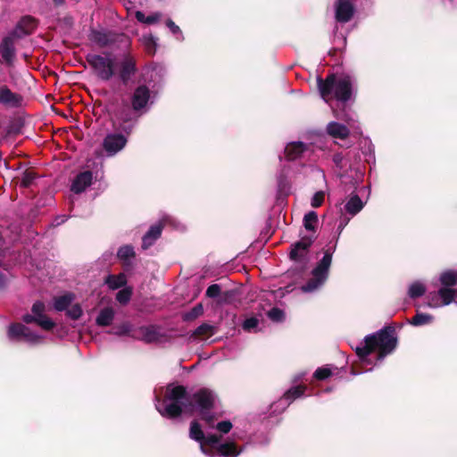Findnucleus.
<instances>
[{
  "mask_svg": "<svg viewBox=\"0 0 457 457\" xmlns=\"http://www.w3.org/2000/svg\"><path fill=\"white\" fill-rule=\"evenodd\" d=\"M216 428L221 433H228L232 428V424L230 421L225 420L219 422Z\"/></svg>",
  "mask_w": 457,
  "mask_h": 457,
  "instance_id": "nucleus-43",
  "label": "nucleus"
},
{
  "mask_svg": "<svg viewBox=\"0 0 457 457\" xmlns=\"http://www.w3.org/2000/svg\"><path fill=\"white\" fill-rule=\"evenodd\" d=\"M354 81L349 75H330L325 80L318 79V87L322 99L329 103L332 99L345 103L353 94Z\"/></svg>",
  "mask_w": 457,
  "mask_h": 457,
  "instance_id": "nucleus-2",
  "label": "nucleus"
},
{
  "mask_svg": "<svg viewBox=\"0 0 457 457\" xmlns=\"http://www.w3.org/2000/svg\"><path fill=\"white\" fill-rule=\"evenodd\" d=\"M306 150V146L302 142L289 143L285 148V154L287 159L295 160L299 158Z\"/></svg>",
  "mask_w": 457,
  "mask_h": 457,
  "instance_id": "nucleus-22",
  "label": "nucleus"
},
{
  "mask_svg": "<svg viewBox=\"0 0 457 457\" xmlns=\"http://www.w3.org/2000/svg\"><path fill=\"white\" fill-rule=\"evenodd\" d=\"M135 16L139 22L145 24H154L160 21L162 14L160 12H154L145 17V15L142 12L137 11L135 12Z\"/></svg>",
  "mask_w": 457,
  "mask_h": 457,
  "instance_id": "nucleus-28",
  "label": "nucleus"
},
{
  "mask_svg": "<svg viewBox=\"0 0 457 457\" xmlns=\"http://www.w3.org/2000/svg\"><path fill=\"white\" fill-rule=\"evenodd\" d=\"M395 346L396 337L394 335V330L384 328L376 334L367 336L364 342L356 346L355 352L361 360L365 362L370 353L378 352V360H382L386 355L391 353Z\"/></svg>",
  "mask_w": 457,
  "mask_h": 457,
  "instance_id": "nucleus-3",
  "label": "nucleus"
},
{
  "mask_svg": "<svg viewBox=\"0 0 457 457\" xmlns=\"http://www.w3.org/2000/svg\"><path fill=\"white\" fill-rule=\"evenodd\" d=\"M212 327L208 324H202L196 329L195 334L197 336L207 335L211 333Z\"/></svg>",
  "mask_w": 457,
  "mask_h": 457,
  "instance_id": "nucleus-42",
  "label": "nucleus"
},
{
  "mask_svg": "<svg viewBox=\"0 0 457 457\" xmlns=\"http://www.w3.org/2000/svg\"><path fill=\"white\" fill-rule=\"evenodd\" d=\"M83 313L82 308L79 304L76 303L71 305L67 310V315L72 320H78Z\"/></svg>",
  "mask_w": 457,
  "mask_h": 457,
  "instance_id": "nucleus-35",
  "label": "nucleus"
},
{
  "mask_svg": "<svg viewBox=\"0 0 457 457\" xmlns=\"http://www.w3.org/2000/svg\"><path fill=\"white\" fill-rule=\"evenodd\" d=\"M353 6L350 0H338L336 4V18L340 22H347L353 16Z\"/></svg>",
  "mask_w": 457,
  "mask_h": 457,
  "instance_id": "nucleus-16",
  "label": "nucleus"
},
{
  "mask_svg": "<svg viewBox=\"0 0 457 457\" xmlns=\"http://www.w3.org/2000/svg\"><path fill=\"white\" fill-rule=\"evenodd\" d=\"M215 399V395L209 389H200L190 397L184 386H170L166 389L162 402L159 395L156 394L155 408L162 416L167 418H176L182 412L199 411L202 418L211 423L212 418L208 415V411L214 405Z\"/></svg>",
  "mask_w": 457,
  "mask_h": 457,
  "instance_id": "nucleus-1",
  "label": "nucleus"
},
{
  "mask_svg": "<svg viewBox=\"0 0 457 457\" xmlns=\"http://www.w3.org/2000/svg\"><path fill=\"white\" fill-rule=\"evenodd\" d=\"M86 60L100 79L107 81L114 76L116 63L112 54H88Z\"/></svg>",
  "mask_w": 457,
  "mask_h": 457,
  "instance_id": "nucleus-6",
  "label": "nucleus"
},
{
  "mask_svg": "<svg viewBox=\"0 0 457 457\" xmlns=\"http://www.w3.org/2000/svg\"><path fill=\"white\" fill-rule=\"evenodd\" d=\"M33 27L30 26V28H29V29L26 31V33H29V30H31Z\"/></svg>",
  "mask_w": 457,
  "mask_h": 457,
  "instance_id": "nucleus-55",
  "label": "nucleus"
},
{
  "mask_svg": "<svg viewBox=\"0 0 457 457\" xmlns=\"http://www.w3.org/2000/svg\"><path fill=\"white\" fill-rule=\"evenodd\" d=\"M131 328H132L131 324L129 322H125L117 328L115 334L119 335V336L128 335L131 332Z\"/></svg>",
  "mask_w": 457,
  "mask_h": 457,
  "instance_id": "nucleus-40",
  "label": "nucleus"
},
{
  "mask_svg": "<svg viewBox=\"0 0 457 457\" xmlns=\"http://www.w3.org/2000/svg\"><path fill=\"white\" fill-rule=\"evenodd\" d=\"M426 292L425 285L420 281H415L409 286L408 295L411 298H417L424 295Z\"/></svg>",
  "mask_w": 457,
  "mask_h": 457,
  "instance_id": "nucleus-27",
  "label": "nucleus"
},
{
  "mask_svg": "<svg viewBox=\"0 0 457 457\" xmlns=\"http://www.w3.org/2000/svg\"><path fill=\"white\" fill-rule=\"evenodd\" d=\"M33 179L34 175L31 172H25L21 178V185L24 187H27L30 185Z\"/></svg>",
  "mask_w": 457,
  "mask_h": 457,
  "instance_id": "nucleus-45",
  "label": "nucleus"
},
{
  "mask_svg": "<svg viewBox=\"0 0 457 457\" xmlns=\"http://www.w3.org/2000/svg\"><path fill=\"white\" fill-rule=\"evenodd\" d=\"M117 255L121 261L129 262V260L134 257L135 252L132 246L124 245L119 249Z\"/></svg>",
  "mask_w": 457,
  "mask_h": 457,
  "instance_id": "nucleus-32",
  "label": "nucleus"
},
{
  "mask_svg": "<svg viewBox=\"0 0 457 457\" xmlns=\"http://www.w3.org/2000/svg\"><path fill=\"white\" fill-rule=\"evenodd\" d=\"M21 95L12 92L7 86L0 87V104L8 107H18L21 104Z\"/></svg>",
  "mask_w": 457,
  "mask_h": 457,
  "instance_id": "nucleus-15",
  "label": "nucleus"
},
{
  "mask_svg": "<svg viewBox=\"0 0 457 457\" xmlns=\"http://www.w3.org/2000/svg\"><path fill=\"white\" fill-rule=\"evenodd\" d=\"M305 390V386H298L289 389L284 395V400L293 401L300 397Z\"/></svg>",
  "mask_w": 457,
  "mask_h": 457,
  "instance_id": "nucleus-33",
  "label": "nucleus"
},
{
  "mask_svg": "<svg viewBox=\"0 0 457 457\" xmlns=\"http://www.w3.org/2000/svg\"><path fill=\"white\" fill-rule=\"evenodd\" d=\"M334 161L336 163L339 164L342 161V157L339 154L334 156Z\"/></svg>",
  "mask_w": 457,
  "mask_h": 457,
  "instance_id": "nucleus-50",
  "label": "nucleus"
},
{
  "mask_svg": "<svg viewBox=\"0 0 457 457\" xmlns=\"http://www.w3.org/2000/svg\"><path fill=\"white\" fill-rule=\"evenodd\" d=\"M33 27L30 26V28H29V29L26 31V33H29V30H31Z\"/></svg>",
  "mask_w": 457,
  "mask_h": 457,
  "instance_id": "nucleus-54",
  "label": "nucleus"
},
{
  "mask_svg": "<svg viewBox=\"0 0 457 457\" xmlns=\"http://www.w3.org/2000/svg\"><path fill=\"white\" fill-rule=\"evenodd\" d=\"M220 287L217 284L211 285L206 290V295L214 298L220 295Z\"/></svg>",
  "mask_w": 457,
  "mask_h": 457,
  "instance_id": "nucleus-41",
  "label": "nucleus"
},
{
  "mask_svg": "<svg viewBox=\"0 0 457 457\" xmlns=\"http://www.w3.org/2000/svg\"><path fill=\"white\" fill-rule=\"evenodd\" d=\"M0 54L4 62L12 64L15 58L14 42L12 37H6L0 45Z\"/></svg>",
  "mask_w": 457,
  "mask_h": 457,
  "instance_id": "nucleus-17",
  "label": "nucleus"
},
{
  "mask_svg": "<svg viewBox=\"0 0 457 457\" xmlns=\"http://www.w3.org/2000/svg\"><path fill=\"white\" fill-rule=\"evenodd\" d=\"M318 223V215L315 212L311 211L304 215L303 225L305 229L314 231V228Z\"/></svg>",
  "mask_w": 457,
  "mask_h": 457,
  "instance_id": "nucleus-29",
  "label": "nucleus"
},
{
  "mask_svg": "<svg viewBox=\"0 0 457 457\" xmlns=\"http://www.w3.org/2000/svg\"><path fill=\"white\" fill-rule=\"evenodd\" d=\"M433 321V316L428 313H417L411 320V324L414 326H423Z\"/></svg>",
  "mask_w": 457,
  "mask_h": 457,
  "instance_id": "nucleus-31",
  "label": "nucleus"
},
{
  "mask_svg": "<svg viewBox=\"0 0 457 457\" xmlns=\"http://www.w3.org/2000/svg\"><path fill=\"white\" fill-rule=\"evenodd\" d=\"M73 299L74 295L71 293L57 296L54 299V308L59 312L66 310Z\"/></svg>",
  "mask_w": 457,
  "mask_h": 457,
  "instance_id": "nucleus-25",
  "label": "nucleus"
},
{
  "mask_svg": "<svg viewBox=\"0 0 457 457\" xmlns=\"http://www.w3.org/2000/svg\"><path fill=\"white\" fill-rule=\"evenodd\" d=\"M332 374L331 369L328 367H321L316 370L314 377L317 379L323 380L328 378Z\"/></svg>",
  "mask_w": 457,
  "mask_h": 457,
  "instance_id": "nucleus-36",
  "label": "nucleus"
},
{
  "mask_svg": "<svg viewBox=\"0 0 457 457\" xmlns=\"http://www.w3.org/2000/svg\"><path fill=\"white\" fill-rule=\"evenodd\" d=\"M314 239L312 236L303 237L299 242L295 243L290 252V258L300 263L307 262L308 248L311 246Z\"/></svg>",
  "mask_w": 457,
  "mask_h": 457,
  "instance_id": "nucleus-12",
  "label": "nucleus"
},
{
  "mask_svg": "<svg viewBox=\"0 0 457 457\" xmlns=\"http://www.w3.org/2000/svg\"><path fill=\"white\" fill-rule=\"evenodd\" d=\"M203 313V306L202 304H198L192 309V311L187 314V319H195Z\"/></svg>",
  "mask_w": 457,
  "mask_h": 457,
  "instance_id": "nucleus-44",
  "label": "nucleus"
},
{
  "mask_svg": "<svg viewBox=\"0 0 457 457\" xmlns=\"http://www.w3.org/2000/svg\"><path fill=\"white\" fill-rule=\"evenodd\" d=\"M331 262L332 253L326 252L322 259L313 269L312 272V278L304 286L302 287V291L304 293H312L322 287L328 278V270Z\"/></svg>",
  "mask_w": 457,
  "mask_h": 457,
  "instance_id": "nucleus-7",
  "label": "nucleus"
},
{
  "mask_svg": "<svg viewBox=\"0 0 457 457\" xmlns=\"http://www.w3.org/2000/svg\"><path fill=\"white\" fill-rule=\"evenodd\" d=\"M258 322L256 318L246 319L243 323V328L246 331H251L258 326Z\"/></svg>",
  "mask_w": 457,
  "mask_h": 457,
  "instance_id": "nucleus-39",
  "label": "nucleus"
},
{
  "mask_svg": "<svg viewBox=\"0 0 457 457\" xmlns=\"http://www.w3.org/2000/svg\"><path fill=\"white\" fill-rule=\"evenodd\" d=\"M141 43L144 45L148 54H154L156 51V39L150 34L144 35L140 38Z\"/></svg>",
  "mask_w": 457,
  "mask_h": 457,
  "instance_id": "nucleus-30",
  "label": "nucleus"
},
{
  "mask_svg": "<svg viewBox=\"0 0 457 457\" xmlns=\"http://www.w3.org/2000/svg\"><path fill=\"white\" fill-rule=\"evenodd\" d=\"M22 320L26 323L33 322V321H35V315L34 314L33 315H29V314L24 315Z\"/></svg>",
  "mask_w": 457,
  "mask_h": 457,
  "instance_id": "nucleus-49",
  "label": "nucleus"
},
{
  "mask_svg": "<svg viewBox=\"0 0 457 457\" xmlns=\"http://www.w3.org/2000/svg\"><path fill=\"white\" fill-rule=\"evenodd\" d=\"M56 4H61L64 0H53Z\"/></svg>",
  "mask_w": 457,
  "mask_h": 457,
  "instance_id": "nucleus-53",
  "label": "nucleus"
},
{
  "mask_svg": "<svg viewBox=\"0 0 457 457\" xmlns=\"http://www.w3.org/2000/svg\"><path fill=\"white\" fill-rule=\"evenodd\" d=\"M153 98L154 97L146 86H138L135 89L131 97V104L134 111L141 112H146L149 104L153 103Z\"/></svg>",
  "mask_w": 457,
  "mask_h": 457,
  "instance_id": "nucleus-11",
  "label": "nucleus"
},
{
  "mask_svg": "<svg viewBox=\"0 0 457 457\" xmlns=\"http://www.w3.org/2000/svg\"><path fill=\"white\" fill-rule=\"evenodd\" d=\"M127 282L126 276L123 273L119 275H110L105 278V283L111 289H117L124 286Z\"/></svg>",
  "mask_w": 457,
  "mask_h": 457,
  "instance_id": "nucleus-26",
  "label": "nucleus"
},
{
  "mask_svg": "<svg viewBox=\"0 0 457 457\" xmlns=\"http://www.w3.org/2000/svg\"><path fill=\"white\" fill-rule=\"evenodd\" d=\"M166 25L174 35H179L182 38V34L179 27L177 26L171 20H168L166 21Z\"/></svg>",
  "mask_w": 457,
  "mask_h": 457,
  "instance_id": "nucleus-46",
  "label": "nucleus"
},
{
  "mask_svg": "<svg viewBox=\"0 0 457 457\" xmlns=\"http://www.w3.org/2000/svg\"><path fill=\"white\" fill-rule=\"evenodd\" d=\"M90 39L99 46H107L113 42V35L103 30H93Z\"/></svg>",
  "mask_w": 457,
  "mask_h": 457,
  "instance_id": "nucleus-21",
  "label": "nucleus"
},
{
  "mask_svg": "<svg viewBox=\"0 0 457 457\" xmlns=\"http://www.w3.org/2000/svg\"><path fill=\"white\" fill-rule=\"evenodd\" d=\"M325 194L323 191H318L312 198L311 204L313 208L320 206L324 201Z\"/></svg>",
  "mask_w": 457,
  "mask_h": 457,
  "instance_id": "nucleus-37",
  "label": "nucleus"
},
{
  "mask_svg": "<svg viewBox=\"0 0 457 457\" xmlns=\"http://www.w3.org/2000/svg\"><path fill=\"white\" fill-rule=\"evenodd\" d=\"M7 336L11 340L24 341L31 345L39 344L42 341L41 336L20 323L12 324L8 328Z\"/></svg>",
  "mask_w": 457,
  "mask_h": 457,
  "instance_id": "nucleus-9",
  "label": "nucleus"
},
{
  "mask_svg": "<svg viewBox=\"0 0 457 457\" xmlns=\"http://www.w3.org/2000/svg\"><path fill=\"white\" fill-rule=\"evenodd\" d=\"M332 112L336 118L342 119V120H345L347 123H350L352 120H353V118H351L349 116V114H347V113L341 114L338 111H337L334 108H332Z\"/></svg>",
  "mask_w": 457,
  "mask_h": 457,
  "instance_id": "nucleus-47",
  "label": "nucleus"
},
{
  "mask_svg": "<svg viewBox=\"0 0 457 457\" xmlns=\"http://www.w3.org/2000/svg\"><path fill=\"white\" fill-rule=\"evenodd\" d=\"M64 220H65L64 217L58 218L57 219V224L59 225V224L62 223Z\"/></svg>",
  "mask_w": 457,
  "mask_h": 457,
  "instance_id": "nucleus-52",
  "label": "nucleus"
},
{
  "mask_svg": "<svg viewBox=\"0 0 457 457\" xmlns=\"http://www.w3.org/2000/svg\"><path fill=\"white\" fill-rule=\"evenodd\" d=\"M162 226L161 223L152 226L143 237V248L151 246L154 241L161 236Z\"/></svg>",
  "mask_w": 457,
  "mask_h": 457,
  "instance_id": "nucleus-23",
  "label": "nucleus"
},
{
  "mask_svg": "<svg viewBox=\"0 0 457 457\" xmlns=\"http://www.w3.org/2000/svg\"><path fill=\"white\" fill-rule=\"evenodd\" d=\"M136 61L134 57L129 54H125L120 61V71L119 75L120 79L127 83L131 77L136 73Z\"/></svg>",
  "mask_w": 457,
  "mask_h": 457,
  "instance_id": "nucleus-13",
  "label": "nucleus"
},
{
  "mask_svg": "<svg viewBox=\"0 0 457 457\" xmlns=\"http://www.w3.org/2000/svg\"><path fill=\"white\" fill-rule=\"evenodd\" d=\"M25 21H28L29 23V25H31V27L34 26V21L32 19L27 18Z\"/></svg>",
  "mask_w": 457,
  "mask_h": 457,
  "instance_id": "nucleus-51",
  "label": "nucleus"
},
{
  "mask_svg": "<svg viewBox=\"0 0 457 457\" xmlns=\"http://www.w3.org/2000/svg\"><path fill=\"white\" fill-rule=\"evenodd\" d=\"M351 219H352L351 217H347L346 215L342 216V220H341L340 224L338 226V228H339L340 232L348 224V222L350 221Z\"/></svg>",
  "mask_w": 457,
  "mask_h": 457,
  "instance_id": "nucleus-48",
  "label": "nucleus"
},
{
  "mask_svg": "<svg viewBox=\"0 0 457 457\" xmlns=\"http://www.w3.org/2000/svg\"><path fill=\"white\" fill-rule=\"evenodd\" d=\"M115 316V310L112 306H107L99 311L96 319V323L100 327H107L112 324Z\"/></svg>",
  "mask_w": 457,
  "mask_h": 457,
  "instance_id": "nucleus-20",
  "label": "nucleus"
},
{
  "mask_svg": "<svg viewBox=\"0 0 457 457\" xmlns=\"http://www.w3.org/2000/svg\"><path fill=\"white\" fill-rule=\"evenodd\" d=\"M92 184V172L91 171H84L79 173L74 179L71 185V191L74 193H81L87 187Z\"/></svg>",
  "mask_w": 457,
  "mask_h": 457,
  "instance_id": "nucleus-18",
  "label": "nucleus"
},
{
  "mask_svg": "<svg viewBox=\"0 0 457 457\" xmlns=\"http://www.w3.org/2000/svg\"><path fill=\"white\" fill-rule=\"evenodd\" d=\"M366 202L362 201L358 195L353 194L345 201L337 204L341 216L349 215L353 218L357 215L365 206Z\"/></svg>",
  "mask_w": 457,
  "mask_h": 457,
  "instance_id": "nucleus-10",
  "label": "nucleus"
},
{
  "mask_svg": "<svg viewBox=\"0 0 457 457\" xmlns=\"http://www.w3.org/2000/svg\"><path fill=\"white\" fill-rule=\"evenodd\" d=\"M327 133L336 139H345L349 135L348 128L337 121H331L327 125Z\"/></svg>",
  "mask_w": 457,
  "mask_h": 457,
  "instance_id": "nucleus-19",
  "label": "nucleus"
},
{
  "mask_svg": "<svg viewBox=\"0 0 457 457\" xmlns=\"http://www.w3.org/2000/svg\"><path fill=\"white\" fill-rule=\"evenodd\" d=\"M439 281L440 288L437 291L429 292L427 295L428 306L440 308L452 303L457 304V289L453 288L457 284V271L449 270L442 272Z\"/></svg>",
  "mask_w": 457,
  "mask_h": 457,
  "instance_id": "nucleus-5",
  "label": "nucleus"
},
{
  "mask_svg": "<svg viewBox=\"0 0 457 457\" xmlns=\"http://www.w3.org/2000/svg\"><path fill=\"white\" fill-rule=\"evenodd\" d=\"M189 436L200 444L201 452L208 456L217 454L223 457H236L240 453L234 443H220V437L216 435L204 436L200 425L193 421L190 426Z\"/></svg>",
  "mask_w": 457,
  "mask_h": 457,
  "instance_id": "nucleus-4",
  "label": "nucleus"
},
{
  "mask_svg": "<svg viewBox=\"0 0 457 457\" xmlns=\"http://www.w3.org/2000/svg\"><path fill=\"white\" fill-rule=\"evenodd\" d=\"M132 290L129 287H125L120 290L116 295L117 301L121 304H126L130 300Z\"/></svg>",
  "mask_w": 457,
  "mask_h": 457,
  "instance_id": "nucleus-34",
  "label": "nucleus"
},
{
  "mask_svg": "<svg viewBox=\"0 0 457 457\" xmlns=\"http://www.w3.org/2000/svg\"><path fill=\"white\" fill-rule=\"evenodd\" d=\"M268 316L271 320L278 322L284 319V312L278 308H273L269 311Z\"/></svg>",
  "mask_w": 457,
  "mask_h": 457,
  "instance_id": "nucleus-38",
  "label": "nucleus"
},
{
  "mask_svg": "<svg viewBox=\"0 0 457 457\" xmlns=\"http://www.w3.org/2000/svg\"><path fill=\"white\" fill-rule=\"evenodd\" d=\"M118 129H120L124 134L121 133H109L105 136L103 141V148L108 156H113L120 152L127 145V136L132 130V125L119 123Z\"/></svg>",
  "mask_w": 457,
  "mask_h": 457,
  "instance_id": "nucleus-8",
  "label": "nucleus"
},
{
  "mask_svg": "<svg viewBox=\"0 0 457 457\" xmlns=\"http://www.w3.org/2000/svg\"><path fill=\"white\" fill-rule=\"evenodd\" d=\"M45 304L41 302H36L32 306V313L35 315L37 322L43 329L50 330L54 328V322L44 314Z\"/></svg>",
  "mask_w": 457,
  "mask_h": 457,
  "instance_id": "nucleus-14",
  "label": "nucleus"
},
{
  "mask_svg": "<svg viewBox=\"0 0 457 457\" xmlns=\"http://www.w3.org/2000/svg\"><path fill=\"white\" fill-rule=\"evenodd\" d=\"M135 337L145 342L151 343L157 340L158 333L154 327H141L137 331V335H135Z\"/></svg>",
  "mask_w": 457,
  "mask_h": 457,
  "instance_id": "nucleus-24",
  "label": "nucleus"
}]
</instances>
